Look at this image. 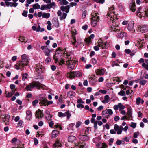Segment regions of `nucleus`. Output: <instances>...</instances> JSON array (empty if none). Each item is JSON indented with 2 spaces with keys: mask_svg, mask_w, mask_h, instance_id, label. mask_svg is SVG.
I'll list each match as a JSON object with an SVG mask.
<instances>
[{
  "mask_svg": "<svg viewBox=\"0 0 148 148\" xmlns=\"http://www.w3.org/2000/svg\"><path fill=\"white\" fill-rule=\"evenodd\" d=\"M73 55L71 52H66V51H64V57L68 59V60L66 61V64L68 68L70 70L73 69L75 65L77 63V61L72 58Z\"/></svg>",
  "mask_w": 148,
  "mask_h": 148,
  "instance_id": "obj_1",
  "label": "nucleus"
},
{
  "mask_svg": "<svg viewBox=\"0 0 148 148\" xmlns=\"http://www.w3.org/2000/svg\"><path fill=\"white\" fill-rule=\"evenodd\" d=\"M21 60L19 61L14 66L15 69L17 70L22 69L25 66H27L29 63V57L26 54H23L21 56Z\"/></svg>",
  "mask_w": 148,
  "mask_h": 148,
  "instance_id": "obj_2",
  "label": "nucleus"
},
{
  "mask_svg": "<svg viewBox=\"0 0 148 148\" xmlns=\"http://www.w3.org/2000/svg\"><path fill=\"white\" fill-rule=\"evenodd\" d=\"M34 87L40 89L42 88V84L39 82L34 81L33 82L27 85L25 89L28 91L31 90Z\"/></svg>",
  "mask_w": 148,
  "mask_h": 148,
  "instance_id": "obj_3",
  "label": "nucleus"
},
{
  "mask_svg": "<svg viewBox=\"0 0 148 148\" xmlns=\"http://www.w3.org/2000/svg\"><path fill=\"white\" fill-rule=\"evenodd\" d=\"M115 11L114 8L113 7H111L109 8L107 15L108 16L110 17V21L112 23L115 22L117 18L116 15L114 14Z\"/></svg>",
  "mask_w": 148,
  "mask_h": 148,
  "instance_id": "obj_4",
  "label": "nucleus"
},
{
  "mask_svg": "<svg viewBox=\"0 0 148 148\" xmlns=\"http://www.w3.org/2000/svg\"><path fill=\"white\" fill-rule=\"evenodd\" d=\"M53 59L55 61V63L58 62L60 64H62L64 63V60L62 59L61 53L58 51L56 52L53 56Z\"/></svg>",
  "mask_w": 148,
  "mask_h": 148,
  "instance_id": "obj_5",
  "label": "nucleus"
},
{
  "mask_svg": "<svg viewBox=\"0 0 148 148\" xmlns=\"http://www.w3.org/2000/svg\"><path fill=\"white\" fill-rule=\"evenodd\" d=\"M113 113L112 110L110 109H106L102 112V115L103 117L105 118H108L109 115H111Z\"/></svg>",
  "mask_w": 148,
  "mask_h": 148,
  "instance_id": "obj_6",
  "label": "nucleus"
},
{
  "mask_svg": "<svg viewBox=\"0 0 148 148\" xmlns=\"http://www.w3.org/2000/svg\"><path fill=\"white\" fill-rule=\"evenodd\" d=\"M148 30V27L146 25H140L138 26L137 29V31L142 33H145Z\"/></svg>",
  "mask_w": 148,
  "mask_h": 148,
  "instance_id": "obj_7",
  "label": "nucleus"
},
{
  "mask_svg": "<svg viewBox=\"0 0 148 148\" xmlns=\"http://www.w3.org/2000/svg\"><path fill=\"white\" fill-rule=\"evenodd\" d=\"M58 115L60 117H64L66 116L68 119L70 118L71 115L69 111H67L64 113L61 112H59L58 113Z\"/></svg>",
  "mask_w": 148,
  "mask_h": 148,
  "instance_id": "obj_8",
  "label": "nucleus"
},
{
  "mask_svg": "<svg viewBox=\"0 0 148 148\" xmlns=\"http://www.w3.org/2000/svg\"><path fill=\"white\" fill-rule=\"evenodd\" d=\"M134 22L133 20L131 21L128 23L127 29L129 31L133 32H135V30L134 28Z\"/></svg>",
  "mask_w": 148,
  "mask_h": 148,
  "instance_id": "obj_9",
  "label": "nucleus"
},
{
  "mask_svg": "<svg viewBox=\"0 0 148 148\" xmlns=\"http://www.w3.org/2000/svg\"><path fill=\"white\" fill-rule=\"evenodd\" d=\"M39 99L40 101L39 104L41 106H43L46 101H47V99L44 94L40 95L39 97Z\"/></svg>",
  "mask_w": 148,
  "mask_h": 148,
  "instance_id": "obj_10",
  "label": "nucleus"
},
{
  "mask_svg": "<svg viewBox=\"0 0 148 148\" xmlns=\"http://www.w3.org/2000/svg\"><path fill=\"white\" fill-rule=\"evenodd\" d=\"M114 129L117 132V134H120L122 133L123 130V127L122 126H119L116 124L114 125Z\"/></svg>",
  "mask_w": 148,
  "mask_h": 148,
  "instance_id": "obj_11",
  "label": "nucleus"
},
{
  "mask_svg": "<svg viewBox=\"0 0 148 148\" xmlns=\"http://www.w3.org/2000/svg\"><path fill=\"white\" fill-rule=\"evenodd\" d=\"M35 68L36 71L38 74L43 72L44 70L43 67L39 64L36 65Z\"/></svg>",
  "mask_w": 148,
  "mask_h": 148,
  "instance_id": "obj_12",
  "label": "nucleus"
},
{
  "mask_svg": "<svg viewBox=\"0 0 148 148\" xmlns=\"http://www.w3.org/2000/svg\"><path fill=\"white\" fill-rule=\"evenodd\" d=\"M1 118L5 122L6 125H9V122L10 119V115H1Z\"/></svg>",
  "mask_w": 148,
  "mask_h": 148,
  "instance_id": "obj_13",
  "label": "nucleus"
},
{
  "mask_svg": "<svg viewBox=\"0 0 148 148\" xmlns=\"http://www.w3.org/2000/svg\"><path fill=\"white\" fill-rule=\"evenodd\" d=\"M41 49L43 50V52L45 54V56L49 57L50 56V53L51 51L50 49H48L47 47H45L44 46H42L41 47Z\"/></svg>",
  "mask_w": 148,
  "mask_h": 148,
  "instance_id": "obj_14",
  "label": "nucleus"
},
{
  "mask_svg": "<svg viewBox=\"0 0 148 148\" xmlns=\"http://www.w3.org/2000/svg\"><path fill=\"white\" fill-rule=\"evenodd\" d=\"M108 43L107 42H104L101 40H99L97 43V45L99 47H101L102 49L106 47Z\"/></svg>",
  "mask_w": 148,
  "mask_h": 148,
  "instance_id": "obj_15",
  "label": "nucleus"
},
{
  "mask_svg": "<svg viewBox=\"0 0 148 148\" xmlns=\"http://www.w3.org/2000/svg\"><path fill=\"white\" fill-rule=\"evenodd\" d=\"M91 16V19H94V20H99L100 19L99 14L97 12H95V11L92 13Z\"/></svg>",
  "mask_w": 148,
  "mask_h": 148,
  "instance_id": "obj_16",
  "label": "nucleus"
},
{
  "mask_svg": "<svg viewBox=\"0 0 148 148\" xmlns=\"http://www.w3.org/2000/svg\"><path fill=\"white\" fill-rule=\"evenodd\" d=\"M95 36L94 34H92L89 37L86 38L85 39V41L87 45H89L92 42L91 40Z\"/></svg>",
  "mask_w": 148,
  "mask_h": 148,
  "instance_id": "obj_17",
  "label": "nucleus"
},
{
  "mask_svg": "<svg viewBox=\"0 0 148 148\" xmlns=\"http://www.w3.org/2000/svg\"><path fill=\"white\" fill-rule=\"evenodd\" d=\"M105 71L106 70L104 69H97L96 70L95 72L96 73L97 75H99L101 76L103 75L104 74Z\"/></svg>",
  "mask_w": 148,
  "mask_h": 148,
  "instance_id": "obj_18",
  "label": "nucleus"
},
{
  "mask_svg": "<svg viewBox=\"0 0 148 148\" xmlns=\"http://www.w3.org/2000/svg\"><path fill=\"white\" fill-rule=\"evenodd\" d=\"M78 138L79 139L83 141H87L89 139L88 136L87 135H80Z\"/></svg>",
  "mask_w": 148,
  "mask_h": 148,
  "instance_id": "obj_19",
  "label": "nucleus"
},
{
  "mask_svg": "<svg viewBox=\"0 0 148 148\" xmlns=\"http://www.w3.org/2000/svg\"><path fill=\"white\" fill-rule=\"evenodd\" d=\"M36 116L37 118H42L43 117L44 114L42 111L39 110L36 111Z\"/></svg>",
  "mask_w": 148,
  "mask_h": 148,
  "instance_id": "obj_20",
  "label": "nucleus"
},
{
  "mask_svg": "<svg viewBox=\"0 0 148 148\" xmlns=\"http://www.w3.org/2000/svg\"><path fill=\"white\" fill-rule=\"evenodd\" d=\"M136 5L135 3L133 1L131 2L129 5V8L131 11L134 12L136 10Z\"/></svg>",
  "mask_w": 148,
  "mask_h": 148,
  "instance_id": "obj_21",
  "label": "nucleus"
},
{
  "mask_svg": "<svg viewBox=\"0 0 148 148\" xmlns=\"http://www.w3.org/2000/svg\"><path fill=\"white\" fill-rule=\"evenodd\" d=\"M26 119L28 120H30L32 119V114L31 111L30 110L26 111Z\"/></svg>",
  "mask_w": 148,
  "mask_h": 148,
  "instance_id": "obj_22",
  "label": "nucleus"
},
{
  "mask_svg": "<svg viewBox=\"0 0 148 148\" xmlns=\"http://www.w3.org/2000/svg\"><path fill=\"white\" fill-rule=\"evenodd\" d=\"M70 6L69 5H67L64 6H62L60 7V9L62 11L65 12L66 13L69 12V10Z\"/></svg>",
  "mask_w": 148,
  "mask_h": 148,
  "instance_id": "obj_23",
  "label": "nucleus"
},
{
  "mask_svg": "<svg viewBox=\"0 0 148 148\" xmlns=\"http://www.w3.org/2000/svg\"><path fill=\"white\" fill-rule=\"evenodd\" d=\"M45 116L47 120L48 121L51 120L52 116L50 114V112L49 111L47 110L45 112Z\"/></svg>",
  "mask_w": 148,
  "mask_h": 148,
  "instance_id": "obj_24",
  "label": "nucleus"
},
{
  "mask_svg": "<svg viewBox=\"0 0 148 148\" xmlns=\"http://www.w3.org/2000/svg\"><path fill=\"white\" fill-rule=\"evenodd\" d=\"M18 4V3L8 2L6 3L5 5L8 7L10 6L11 7H15L17 6Z\"/></svg>",
  "mask_w": 148,
  "mask_h": 148,
  "instance_id": "obj_25",
  "label": "nucleus"
},
{
  "mask_svg": "<svg viewBox=\"0 0 148 148\" xmlns=\"http://www.w3.org/2000/svg\"><path fill=\"white\" fill-rule=\"evenodd\" d=\"M127 33L125 32H120L118 34V37L120 38H123L124 37H126L127 36Z\"/></svg>",
  "mask_w": 148,
  "mask_h": 148,
  "instance_id": "obj_26",
  "label": "nucleus"
},
{
  "mask_svg": "<svg viewBox=\"0 0 148 148\" xmlns=\"http://www.w3.org/2000/svg\"><path fill=\"white\" fill-rule=\"evenodd\" d=\"M97 148H107V145L105 143H100L97 145Z\"/></svg>",
  "mask_w": 148,
  "mask_h": 148,
  "instance_id": "obj_27",
  "label": "nucleus"
},
{
  "mask_svg": "<svg viewBox=\"0 0 148 148\" xmlns=\"http://www.w3.org/2000/svg\"><path fill=\"white\" fill-rule=\"evenodd\" d=\"M59 134V132L58 131L53 130L52 131L51 135V137L52 138H54L56 137H57Z\"/></svg>",
  "mask_w": 148,
  "mask_h": 148,
  "instance_id": "obj_28",
  "label": "nucleus"
},
{
  "mask_svg": "<svg viewBox=\"0 0 148 148\" xmlns=\"http://www.w3.org/2000/svg\"><path fill=\"white\" fill-rule=\"evenodd\" d=\"M112 31L117 32L119 31V26L118 25L116 24L112 25L111 27Z\"/></svg>",
  "mask_w": 148,
  "mask_h": 148,
  "instance_id": "obj_29",
  "label": "nucleus"
},
{
  "mask_svg": "<svg viewBox=\"0 0 148 148\" xmlns=\"http://www.w3.org/2000/svg\"><path fill=\"white\" fill-rule=\"evenodd\" d=\"M75 146H79V148H87L86 145L84 143H75Z\"/></svg>",
  "mask_w": 148,
  "mask_h": 148,
  "instance_id": "obj_30",
  "label": "nucleus"
},
{
  "mask_svg": "<svg viewBox=\"0 0 148 148\" xmlns=\"http://www.w3.org/2000/svg\"><path fill=\"white\" fill-rule=\"evenodd\" d=\"M127 114L129 117H132V109L131 107L127 108Z\"/></svg>",
  "mask_w": 148,
  "mask_h": 148,
  "instance_id": "obj_31",
  "label": "nucleus"
},
{
  "mask_svg": "<svg viewBox=\"0 0 148 148\" xmlns=\"http://www.w3.org/2000/svg\"><path fill=\"white\" fill-rule=\"evenodd\" d=\"M104 100L102 101V102L103 103H108L110 101V97L108 95H106L104 96Z\"/></svg>",
  "mask_w": 148,
  "mask_h": 148,
  "instance_id": "obj_32",
  "label": "nucleus"
},
{
  "mask_svg": "<svg viewBox=\"0 0 148 148\" xmlns=\"http://www.w3.org/2000/svg\"><path fill=\"white\" fill-rule=\"evenodd\" d=\"M50 8L49 5L48 4L47 5H42L41 6L40 9L42 10H47Z\"/></svg>",
  "mask_w": 148,
  "mask_h": 148,
  "instance_id": "obj_33",
  "label": "nucleus"
},
{
  "mask_svg": "<svg viewBox=\"0 0 148 148\" xmlns=\"http://www.w3.org/2000/svg\"><path fill=\"white\" fill-rule=\"evenodd\" d=\"M99 21V20L91 19V23L92 26L93 27H95L97 25V22Z\"/></svg>",
  "mask_w": 148,
  "mask_h": 148,
  "instance_id": "obj_34",
  "label": "nucleus"
},
{
  "mask_svg": "<svg viewBox=\"0 0 148 148\" xmlns=\"http://www.w3.org/2000/svg\"><path fill=\"white\" fill-rule=\"evenodd\" d=\"M75 124L71 123L68 125L67 127V129L69 130H74V126Z\"/></svg>",
  "mask_w": 148,
  "mask_h": 148,
  "instance_id": "obj_35",
  "label": "nucleus"
},
{
  "mask_svg": "<svg viewBox=\"0 0 148 148\" xmlns=\"http://www.w3.org/2000/svg\"><path fill=\"white\" fill-rule=\"evenodd\" d=\"M61 146V144L59 140H57L53 145L54 148L60 147Z\"/></svg>",
  "mask_w": 148,
  "mask_h": 148,
  "instance_id": "obj_36",
  "label": "nucleus"
},
{
  "mask_svg": "<svg viewBox=\"0 0 148 148\" xmlns=\"http://www.w3.org/2000/svg\"><path fill=\"white\" fill-rule=\"evenodd\" d=\"M68 139L69 142L72 143L76 139V138L74 136H71L69 137Z\"/></svg>",
  "mask_w": 148,
  "mask_h": 148,
  "instance_id": "obj_37",
  "label": "nucleus"
},
{
  "mask_svg": "<svg viewBox=\"0 0 148 148\" xmlns=\"http://www.w3.org/2000/svg\"><path fill=\"white\" fill-rule=\"evenodd\" d=\"M75 95V92L73 91H70L67 93V96L68 97L72 98L73 96Z\"/></svg>",
  "mask_w": 148,
  "mask_h": 148,
  "instance_id": "obj_38",
  "label": "nucleus"
},
{
  "mask_svg": "<svg viewBox=\"0 0 148 148\" xmlns=\"http://www.w3.org/2000/svg\"><path fill=\"white\" fill-rule=\"evenodd\" d=\"M58 1H60L59 3L61 5H66L68 3L66 0H57Z\"/></svg>",
  "mask_w": 148,
  "mask_h": 148,
  "instance_id": "obj_39",
  "label": "nucleus"
},
{
  "mask_svg": "<svg viewBox=\"0 0 148 148\" xmlns=\"http://www.w3.org/2000/svg\"><path fill=\"white\" fill-rule=\"evenodd\" d=\"M69 77L71 79H73L75 77V72H71L69 73Z\"/></svg>",
  "mask_w": 148,
  "mask_h": 148,
  "instance_id": "obj_40",
  "label": "nucleus"
},
{
  "mask_svg": "<svg viewBox=\"0 0 148 148\" xmlns=\"http://www.w3.org/2000/svg\"><path fill=\"white\" fill-rule=\"evenodd\" d=\"M50 15V14L49 13H44L42 14V18H47L49 17Z\"/></svg>",
  "mask_w": 148,
  "mask_h": 148,
  "instance_id": "obj_41",
  "label": "nucleus"
},
{
  "mask_svg": "<svg viewBox=\"0 0 148 148\" xmlns=\"http://www.w3.org/2000/svg\"><path fill=\"white\" fill-rule=\"evenodd\" d=\"M119 111L120 110H124L125 108V106L123 105L121 103H119Z\"/></svg>",
  "mask_w": 148,
  "mask_h": 148,
  "instance_id": "obj_42",
  "label": "nucleus"
},
{
  "mask_svg": "<svg viewBox=\"0 0 148 148\" xmlns=\"http://www.w3.org/2000/svg\"><path fill=\"white\" fill-rule=\"evenodd\" d=\"M67 14L65 13H62V15L60 17V20H63L64 19H65L66 18Z\"/></svg>",
  "mask_w": 148,
  "mask_h": 148,
  "instance_id": "obj_43",
  "label": "nucleus"
},
{
  "mask_svg": "<svg viewBox=\"0 0 148 148\" xmlns=\"http://www.w3.org/2000/svg\"><path fill=\"white\" fill-rule=\"evenodd\" d=\"M33 8L34 9H39L40 8V6L38 3H36L33 5Z\"/></svg>",
  "mask_w": 148,
  "mask_h": 148,
  "instance_id": "obj_44",
  "label": "nucleus"
},
{
  "mask_svg": "<svg viewBox=\"0 0 148 148\" xmlns=\"http://www.w3.org/2000/svg\"><path fill=\"white\" fill-rule=\"evenodd\" d=\"M19 40L21 42H23L24 43H25L27 42V40L25 38V37L23 36H21Z\"/></svg>",
  "mask_w": 148,
  "mask_h": 148,
  "instance_id": "obj_45",
  "label": "nucleus"
},
{
  "mask_svg": "<svg viewBox=\"0 0 148 148\" xmlns=\"http://www.w3.org/2000/svg\"><path fill=\"white\" fill-rule=\"evenodd\" d=\"M141 101V99L140 97H138L136 98V103L137 105H139Z\"/></svg>",
  "mask_w": 148,
  "mask_h": 148,
  "instance_id": "obj_46",
  "label": "nucleus"
},
{
  "mask_svg": "<svg viewBox=\"0 0 148 148\" xmlns=\"http://www.w3.org/2000/svg\"><path fill=\"white\" fill-rule=\"evenodd\" d=\"M118 95L121 96H125V92L123 90H121L118 92Z\"/></svg>",
  "mask_w": 148,
  "mask_h": 148,
  "instance_id": "obj_47",
  "label": "nucleus"
},
{
  "mask_svg": "<svg viewBox=\"0 0 148 148\" xmlns=\"http://www.w3.org/2000/svg\"><path fill=\"white\" fill-rule=\"evenodd\" d=\"M53 103V101H47L45 103V104L44 105V106H47L48 105L51 104Z\"/></svg>",
  "mask_w": 148,
  "mask_h": 148,
  "instance_id": "obj_48",
  "label": "nucleus"
},
{
  "mask_svg": "<svg viewBox=\"0 0 148 148\" xmlns=\"http://www.w3.org/2000/svg\"><path fill=\"white\" fill-rule=\"evenodd\" d=\"M75 77H80L82 76V74L80 72L75 71Z\"/></svg>",
  "mask_w": 148,
  "mask_h": 148,
  "instance_id": "obj_49",
  "label": "nucleus"
},
{
  "mask_svg": "<svg viewBox=\"0 0 148 148\" xmlns=\"http://www.w3.org/2000/svg\"><path fill=\"white\" fill-rule=\"evenodd\" d=\"M146 63H143L142 64V66L144 68H145L146 70H148V63L146 64Z\"/></svg>",
  "mask_w": 148,
  "mask_h": 148,
  "instance_id": "obj_50",
  "label": "nucleus"
},
{
  "mask_svg": "<svg viewBox=\"0 0 148 148\" xmlns=\"http://www.w3.org/2000/svg\"><path fill=\"white\" fill-rule=\"evenodd\" d=\"M14 93V91H13L12 92H8L6 94V96L8 97H9L12 96Z\"/></svg>",
  "mask_w": 148,
  "mask_h": 148,
  "instance_id": "obj_51",
  "label": "nucleus"
},
{
  "mask_svg": "<svg viewBox=\"0 0 148 148\" xmlns=\"http://www.w3.org/2000/svg\"><path fill=\"white\" fill-rule=\"evenodd\" d=\"M100 139L101 138L100 137H98L94 138L93 140V141L94 143H96L100 140Z\"/></svg>",
  "mask_w": 148,
  "mask_h": 148,
  "instance_id": "obj_52",
  "label": "nucleus"
},
{
  "mask_svg": "<svg viewBox=\"0 0 148 148\" xmlns=\"http://www.w3.org/2000/svg\"><path fill=\"white\" fill-rule=\"evenodd\" d=\"M27 77V74L26 73H24L22 75V80L25 81Z\"/></svg>",
  "mask_w": 148,
  "mask_h": 148,
  "instance_id": "obj_53",
  "label": "nucleus"
},
{
  "mask_svg": "<svg viewBox=\"0 0 148 148\" xmlns=\"http://www.w3.org/2000/svg\"><path fill=\"white\" fill-rule=\"evenodd\" d=\"M87 13V11H84L83 13L82 16V19H84L85 18Z\"/></svg>",
  "mask_w": 148,
  "mask_h": 148,
  "instance_id": "obj_54",
  "label": "nucleus"
},
{
  "mask_svg": "<svg viewBox=\"0 0 148 148\" xmlns=\"http://www.w3.org/2000/svg\"><path fill=\"white\" fill-rule=\"evenodd\" d=\"M82 124V123L80 121H78L76 122L75 127L76 128H78Z\"/></svg>",
  "mask_w": 148,
  "mask_h": 148,
  "instance_id": "obj_55",
  "label": "nucleus"
},
{
  "mask_svg": "<svg viewBox=\"0 0 148 148\" xmlns=\"http://www.w3.org/2000/svg\"><path fill=\"white\" fill-rule=\"evenodd\" d=\"M73 37L72 38V40L71 41V42L72 44L73 45H75L76 42V40L75 39V38L74 37V36H73Z\"/></svg>",
  "mask_w": 148,
  "mask_h": 148,
  "instance_id": "obj_56",
  "label": "nucleus"
},
{
  "mask_svg": "<svg viewBox=\"0 0 148 148\" xmlns=\"http://www.w3.org/2000/svg\"><path fill=\"white\" fill-rule=\"evenodd\" d=\"M136 123H134L133 122H132L131 123V125H130V126L131 127L134 129L136 128Z\"/></svg>",
  "mask_w": 148,
  "mask_h": 148,
  "instance_id": "obj_57",
  "label": "nucleus"
},
{
  "mask_svg": "<svg viewBox=\"0 0 148 148\" xmlns=\"http://www.w3.org/2000/svg\"><path fill=\"white\" fill-rule=\"evenodd\" d=\"M54 127L56 128H57V129L58 130H62V127L59 124H58L55 125Z\"/></svg>",
  "mask_w": 148,
  "mask_h": 148,
  "instance_id": "obj_58",
  "label": "nucleus"
},
{
  "mask_svg": "<svg viewBox=\"0 0 148 148\" xmlns=\"http://www.w3.org/2000/svg\"><path fill=\"white\" fill-rule=\"evenodd\" d=\"M140 133L138 131L136 132H134L133 134V137L134 138H136L138 137V135H139Z\"/></svg>",
  "mask_w": 148,
  "mask_h": 148,
  "instance_id": "obj_59",
  "label": "nucleus"
},
{
  "mask_svg": "<svg viewBox=\"0 0 148 148\" xmlns=\"http://www.w3.org/2000/svg\"><path fill=\"white\" fill-rule=\"evenodd\" d=\"M17 140V138H14L12 140L11 142L14 144H16V142Z\"/></svg>",
  "mask_w": 148,
  "mask_h": 148,
  "instance_id": "obj_60",
  "label": "nucleus"
},
{
  "mask_svg": "<svg viewBox=\"0 0 148 148\" xmlns=\"http://www.w3.org/2000/svg\"><path fill=\"white\" fill-rule=\"evenodd\" d=\"M147 82V81L146 80H141L140 82V84L142 85H144Z\"/></svg>",
  "mask_w": 148,
  "mask_h": 148,
  "instance_id": "obj_61",
  "label": "nucleus"
},
{
  "mask_svg": "<svg viewBox=\"0 0 148 148\" xmlns=\"http://www.w3.org/2000/svg\"><path fill=\"white\" fill-rule=\"evenodd\" d=\"M28 12L25 10H24L23 12L22 13V15L24 17H27V16Z\"/></svg>",
  "mask_w": 148,
  "mask_h": 148,
  "instance_id": "obj_62",
  "label": "nucleus"
},
{
  "mask_svg": "<svg viewBox=\"0 0 148 148\" xmlns=\"http://www.w3.org/2000/svg\"><path fill=\"white\" fill-rule=\"evenodd\" d=\"M38 102V100L36 99L32 102V104L34 106H35L37 104Z\"/></svg>",
  "mask_w": 148,
  "mask_h": 148,
  "instance_id": "obj_63",
  "label": "nucleus"
},
{
  "mask_svg": "<svg viewBox=\"0 0 148 148\" xmlns=\"http://www.w3.org/2000/svg\"><path fill=\"white\" fill-rule=\"evenodd\" d=\"M82 103H78L77 105V108H83L84 107V106Z\"/></svg>",
  "mask_w": 148,
  "mask_h": 148,
  "instance_id": "obj_64",
  "label": "nucleus"
}]
</instances>
